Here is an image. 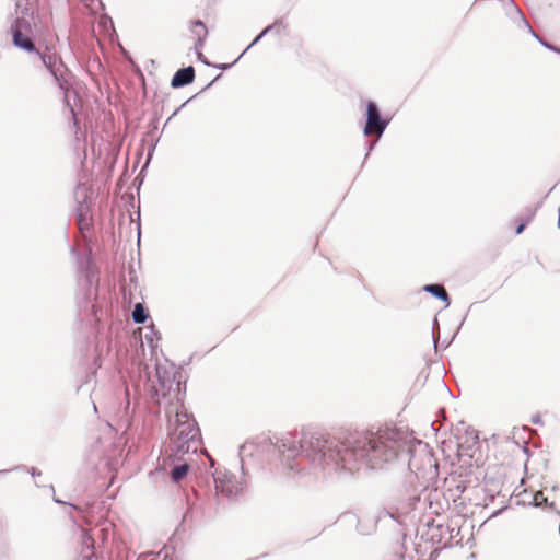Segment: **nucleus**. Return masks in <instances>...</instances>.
<instances>
[{
    "mask_svg": "<svg viewBox=\"0 0 560 560\" xmlns=\"http://www.w3.org/2000/svg\"><path fill=\"white\" fill-rule=\"evenodd\" d=\"M399 433L393 429L376 433L364 432L350 436L338 451L342 468L350 472L360 469L361 462H368L372 468L396 458L400 448Z\"/></svg>",
    "mask_w": 560,
    "mask_h": 560,
    "instance_id": "1",
    "label": "nucleus"
},
{
    "mask_svg": "<svg viewBox=\"0 0 560 560\" xmlns=\"http://www.w3.org/2000/svg\"><path fill=\"white\" fill-rule=\"evenodd\" d=\"M180 374H174L172 377H160L156 393L163 398H168L166 412L168 417L174 415V420L170 418L171 424L174 427L171 438L176 445L178 452L186 453L190 448V444H196L199 430L194 419L183 408L186 385L182 383Z\"/></svg>",
    "mask_w": 560,
    "mask_h": 560,
    "instance_id": "2",
    "label": "nucleus"
},
{
    "mask_svg": "<svg viewBox=\"0 0 560 560\" xmlns=\"http://www.w3.org/2000/svg\"><path fill=\"white\" fill-rule=\"evenodd\" d=\"M31 25L23 19H16L11 25L12 42L14 46L27 51H36V47L30 37Z\"/></svg>",
    "mask_w": 560,
    "mask_h": 560,
    "instance_id": "3",
    "label": "nucleus"
},
{
    "mask_svg": "<svg viewBox=\"0 0 560 560\" xmlns=\"http://www.w3.org/2000/svg\"><path fill=\"white\" fill-rule=\"evenodd\" d=\"M387 126V121L381 118L378 108L374 102L366 104V125L364 128L365 136L375 135L380 137Z\"/></svg>",
    "mask_w": 560,
    "mask_h": 560,
    "instance_id": "4",
    "label": "nucleus"
},
{
    "mask_svg": "<svg viewBox=\"0 0 560 560\" xmlns=\"http://www.w3.org/2000/svg\"><path fill=\"white\" fill-rule=\"evenodd\" d=\"M195 79V69L189 66L187 68L179 69L173 77L171 85L173 88H180L191 83Z\"/></svg>",
    "mask_w": 560,
    "mask_h": 560,
    "instance_id": "5",
    "label": "nucleus"
},
{
    "mask_svg": "<svg viewBox=\"0 0 560 560\" xmlns=\"http://www.w3.org/2000/svg\"><path fill=\"white\" fill-rule=\"evenodd\" d=\"M215 489L218 492L226 497H234L240 492L237 482L233 479H218L215 480Z\"/></svg>",
    "mask_w": 560,
    "mask_h": 560,
    "instance_id": "6",
    "label": "nucleus"
},
{
    "mask_svg": "<svg viewBox=\"0 0 560 560\" xmlns=\"http://www.w3.org/2000/svg\"><path fill=\"white\" fill-rule=\"evenodd\" d=\"M190 31L192 33V40L196 47L202 46L203 42L208 35V28L203 22L200 20L194 21L191 23Z\"/></svg>",
    "mask_w": 560,
    "mask_h": 560,
    "instance_id": "7",
    "label": "nucleus"
},
{
    "mask_svg": "<svg viewBox=\"0 0 560 560\" xmlns=\"http://www.w3.org/2000/svg\"><path fill=\"white\" fill-rule=\"evenodd\" d=\"M325 444H326L325 440H322L319 436H313V435L310 436L308 439L304 438L301 441L302 448L307 450V448L314 447L323 454H325Z\"/></svg>",
    "mask_w": 560,
    "mask_h": 560,
    "instance_id": "8",
    "label": "nucleus"
},
{
    "mask_svg": "<svg viewBox=\"0 0 560 560\" xmlns=\"http://www.w3.org/2000/svg\"><path fill=\"white\" fill-rule=\"evenodd\" d=\"M424 290L432 293L436 298L441 299L446 306L450 305V298L445 290V288L441 284H428L424 287Z\"/></svg>",
    "mask_w": 560,
    "mask_h": 560,
    "instance_id": "9",
    "label": "nucleus"
},
{
    "mask_svg": "<svg viewBox=\"0 0 560 560\" xmlns=\"http://www.w3.org/2000/svg\"><path fill=\"white\" fill-rule=\"evenodd\" d=\"M188 470H189V466L187 464H182V465L175 466L171 472L172 480L175 482L180 481L182 479H184L186 477Z\"/></svg>",
    "mask_w": 560,
    "mask_h": 560,
    "instance_id": "10",
    "label": "nucleus"
},
{
    "mask_svg": "<svg viewBox=\"0 0 560 560\" xmlns=\"http://www.w3.org/2000/svg\"><path fill=\"white\" fill-rule=\"evenodd\" d=\"M132 318L138 324H142L147 320L148 313L141 303H137L135 305V308L132 312Z\"/></svg>",
    "mask_w": 560,
    "mask_h": 560,
    "instance_id": "11",
    "label": "nucleus"
},
{
    "mask_svg": "<svg viewBox=\"0 0 560 560\" xmlns=\"http://www.w3.org/2000/svg\"><path fill=\"white\" fill-rule=\"evenodd\" d=\"M533 217H534V214H530V215H528L527 218H521V219H518V222H520V223H518V225H517V228H516V230H515V233H516L517 235H518V234H521V233L524 231V229L526 228V225L532 221Z\"/></svg>",
    "mask_w": 560,
    "mask_h": 560,
    "instance_id": "12",
    "label": "nucleus"
},
{
    "mask_svg": "<svg viewBox=\"0 0 560 560\" xmlns=\"http://www.w3.org/2000/svg\"><path fill=\"white\" fill-rule=\"evenodd\" d=\"M533 503L535 506H541L547 503V497L544 494V492L538 491L534 494Z\"/></svg>",
    "mask_w": 560,
    "mask_h": 560,
    "instance_id": "13",
    "label": "nucleus"
},
{
    "mask_svg": "<svg viewBox=\"0 0 560 560\" xmlns=\"http://www.w3.org/2000/svg\"><path fill=\"white\" fill-rule=\"evenodd\" d=\"M35 52L39 55V57H40V59H42L43 63H44L46 67H48V68H50V67H51V57H50V56H47V55H45V54H42V52H39L37 49H36V51H35Z\"/></svg>",
    "mask_w": 560,
    "mask_h": 560,
    "instance_id": "14",
    "label": "nucleus"
}]
</instances>
